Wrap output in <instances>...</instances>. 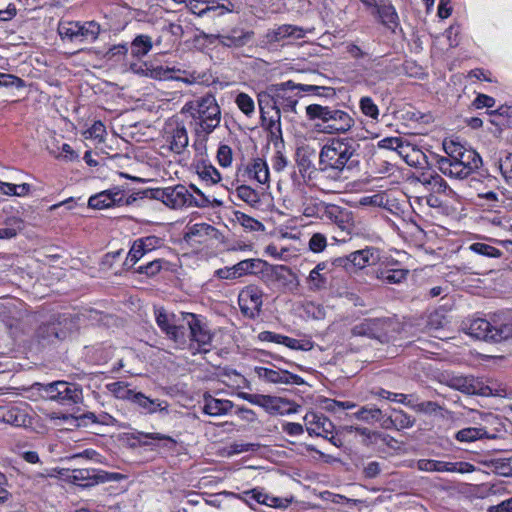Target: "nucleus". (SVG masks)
<instances>
[{"mask_svg":"<svg viewBox=\"0 0 512 512\" xmlns=\"http://www.w3.org/2000/svg\"><path fill=\"white\" fill-rule=\"evenodd\" d=\"M182 111L189 113L195 123V132L198 135L211 134L221 122V108L211 93L187 102Z\"/></svg>","mask_w":512,"mask_h":512,"instance_id":"1","label":"nucleus"},{"mask_svg":"<svg viewBox=\"0 0 512 512\" xmlns=\"http://www.w3.org/2000/svg\"><path fill=\"white\" fill-rule=\"evenodd\" d=\"M359 144L350 138H333L320 150L319 160L343 171H352L359 166Z\"/></svg>","mask_w":512,"mask_h":512,"instance_id":"2","label":"nucleus"},{"mask_svg":"<svg viewBox=\"0 0 512 512\" xmlns=\"http://www.w3.org/2000/svg\"><path fill=\"white\" fill-rule=\"evenodd\" d=\"M306 115L310 120H320L321 131L327 134H343L355 124L353 116L335 107L310 104L306 107Z\"/></svg>","mask_w":512,"mask_h":512,"instance_id":"3","label":"nucleus"},{"mask_svg":"<svg viewBox=\"0 0 512 512\" xmlns=\"http://www.w3.org/2000/svg\"><path fill=\"white\" fill-rule=\"evenodd\" d=\"M184 313L176 315L168 313L164 308L155 309V320L158 327L179 348H184L188 343V332L183 326Z\"/></svg>","mask_w":512,"mask_h":512,"instance_id":"4","label":"nucleus"},{"mask_svg":"<svg viewBox=\"0 0 512 512\" xmlns=\"http://www.w3.org/2000/svg\"><path fill=\"white\" fill-rule=\"evenodd\" d=\"M437 163L439 170L444 175L455 179H465L481 166L482 159L475 150L466 148L454 164L451 165V162L446 160H438Z\"/></svg>","mask_w":512,"mask_h":512,"instance_id":"5","label":"nucleus"},{"mask_svg":"<svg viewBox=\"0 0 512 512\" xmlns=\"http://www.w3.org/2000/svg\"><path fill=\"white\" fill-rule=\"evenodd\" d=\"M299 92V84L291 80L270 85V95L274 99V110L280 113L281 110L296 113Z\"/></svg>","mask_w":512,"mask_h":512,"instance_id":"6","label":"nucleus"},{"mask_svg":"<svg viewBox=\"0 0 512 512\" xmlns=\"http://www.w3.org/2000/svg\"><path fill=\"white\" fill-rule=\"evenodd\" d=\"M152 198L161 201L172 209L189 207L192 203V192L184 185L178 184L164 188H157L151 192Z\"/></svg>","mask_w":512,"mask_h":512,"instance_id":"7","label":"nucleus"},{"mask_svg":"<svg viewBox=\"0 0 512 512\" xmlns=\"http://www.w3.org/2000/svg\"><path fill=\"white\" fill-rule=\"evenodd\" d=\"M136 200L133 196H127L125 191L116 186L101 191L88 200V206L92 209H107L111 207H122L132 204Z\"/></svg>","mask_w":512,"mask_h":512,"instance_id":"8","label":"nucleus"},{"mask_svg":"<svg viewBox=\"0 0 512 512\" xmlns=\"http://www.w3.org/2000/svg\"><path fill=\"white\" fill-rule=\"evenodd\" d=\"M319 167L314 175V186L324 193L337 192L341 187L342 181L345 178L340 170L329 164H325L319 160Z\"/></svg>","mask_w":512,"mask_h":512,"instance_id":"9","label":"nucleus"},{"mask_svg":"<svg viewBox=\"0 0 512 512\" xmlns=\"http://www.w3.org/2000/svg\"><path fill=\"white\" fill-rule=\"evenodd\" d=\"M163 138L168 149L176 154L182 153L189 143L187 129L179 120H170L165 124Z\"/></svg>","mask_w":512,"mask_h":512,"instance_id":"10","label":"nucleus"},{"mask_svg":"<svg viewBox=\"0 0 512 512\" xmlns=\"http://www.w3.org/2000/svg\"><path fill=\"white\" fill-rule=\"evenodd\" d=\"M380 260V251L375 247H366L361 250L354 251L345 257L335 259L337 266L347 267L349 264L356 268L363 269L367 266L376 265Z\"/></svg>","mask_w":512,"mask_h":512,"instance_id":"11","label":"nucleus"},{"mask_svg":"<svg viewBox=\"0 0 512 512\" xmlns=\"http://www.w3.org/2000/svg\"><path fill=\"white\" fill-rule=\"evenodd\" d=\"M183 326L187 329L188 340L195 341L200 346L211 343L212 335L201 316L194 313H184Z\"/></svg>","mask_w":512,"mask_h":512,"instance_id":"12","label":"nucleus"},{"mask_svg":"<svg viewBox=\"0 0 512 512\" xmlns=\"http://www.w3.org/2000/svg\"><path fill=\"white\" fill-rule=\"evenodd\" d=\"M183 326L187 329L188 340L195 341L200 346L211 343L212 335L201 316L194 313H184Z\"/></svg>","mask_w":512,"mask_h":512,"instance_id":"13","label":"nucleus"},{"mask_svg":"<svg viewBox=\"0 0 512 512\" xmlns=\"http://www.w3.org/2000/svg\"><path fill=\"white\" fill-rule=\"evenodd\" d=\"M262 297L263 292L259 287L255 285L245 287L238 296L241 312L249 318L257 317L261 312Z\"/></svg>","mask_w":512,"mask_h":512,"instance_id":"14","label":"nucleus"},{"mask_svg":"<svg viewBox=\"0 0 512 512\" xmlns=\"http://www.w3.org/2000/svg\"><path fill=\"white\" fill-rule=\"evenodd\" d=\"M378 147L396 151L411 166L420 164V157L425 158L421 151L411 148L409 144H404L400 137H386L378 142Z\"/></svg>","mask_w":512,"mask_h":512,"instance_id":"15","label":"nucleus"},{"mask_svg":"<svg viewBox=\"0 0 512 512\" xmlns=\"http://www.w3.org/2000/svg\"><path fill=\"white\" fill-rule=\"evenodd\" d=\"M416 467L424 472H458L470 473L475 470L474 466L467 462H446L433 459H419Z\"/></svg>","mask_w":512,"mask_h":512,"instance_id":"16","label":"nucleus"},{"mask_svg":"<svg viewBox=\"0 0 512 512\" xmlns=\"http://www.w3.org/2000/svg\"><path fill=\"white\" fill-rule=\"evenodd\" d=\"M305 429L310 436L327 437L334 433L333 422L322 413L307 412L303 418Z\"/></svg>","mask_w":512,"mask_h":512,"instance_id":"17","label":"nucleus"},{"mask_svg":"<svg viewBox=\"0 0 512 512\" xmlns=\"http://www.w3.org/2000/svg\"><path fill=\"white\" fill-rule=\"evenodd\" d=\"M447 383L451 388L466 394L482 396L492 394V389L489 386L484 385L473 376H451Z\"/></svg>","mask_w":512,"mask_h":512,"instance_id":"18","label":"nucleus"},{"mask_svg":"<svg viewBox=\"0 0 512 512\" xmlns=\"http://www.w3.org/2000/svg\"><path fill=\"white\" fill-rule=\"evenodd\" d=\"M74 329H76L74 318L70 315H62L57 322H52L41 327L39 334L43 338L48 339L52 336L55 339H65Z\"/></svg>","mask_w":512,"mask_h":512,"instance_id":"19","label":"nucleus"},{"mask_svg":"<svg viewBox=\"0 0 512 512\" xmlns=\"http://www.w3.org/2000/svg\"><path fill=\"white\" fill-rule=\"evenodd\" d=\"M305 36V30L302 27L283 24L269 29L264 38L267 44L283 42L285 40H297Z\"/></svg>","mask_w":512,"mask_h":512,"instance_id":"20","label":"nucleus"},{"mask_svg":"<svg viewBox=\"0 0 512 512\" xmlns=\"http://www.w3.org/2000/svg\"><path fill=\"white\" fill-rule=\"evenodd\" d=\"M133 404L137 406L140 413L145 415H152L155 413L167 415L168 414V403L161 399H151L142 392H136L132 395Z\"/></svg>","mask_w":512,"mask_h":512,"instance_id":"21","label":"nucleus"},{"mask_svg":"<svg viewBox=\"0 0 512 512\" xmlns=\"http://www.w3.org/2000/svg\"><path fill=\"white\" fill-rule=\"evenodd\" d=\"M0 422L15 427H25L30 421L25 408L20 405L9 404L0 406Z\"/></svg>","mask_w":512,"mask_h":512,"instance_id":"22","label":"nucleus"},{"mask_svg":"<svg viewBox=\"0 0 512 512\" xmlns=\"http://www.w3.org/2000/svg\"><path fill=\"white\" fill-rule=\"evenodd\" d=\"M255 373L259 378L271 383L300 384L302 378L286 370H274L266 367H255Z\"/></svg>","mask_w":512,"mask_h":512,"instance_id":"23","label":"nucleus"},{"mask_svg":"<svg viewBox=\"0 0 512 512\" xmlns=\"http://www.w3.org/2000/svg\"><path fill=\"white\" fill-rule=\"evenodd\" d=\"M323 218L336 224L342 231L350 232L352 228L351 213L338 205L327 203L324 208Z\"/></svg>","mask_w":512,"mask_h":512,"instance_id":"24","label":"nucleus"},{"mask_svg":"<svg viewBox=\"0 0 512 512\" xmlns=\"http://www.w3.org/2000/svg\"><path fill=\"white\" fill-rule=\"evenodd\" d=\"M254 36L253 31L241 28H233L226 34L217 35L219 43L229 48H241L247 45Z\"/></svg>","mask_w":512,"mask_h":512,"instance_id":"25","label":"nucleus"},{"mask_svg":"<svg viewBox=\"0 0 512 512\" xmlns=\"http://www.w3.org/2000/svg\"><path fill=\"white\" fill-rule=\"evenodd\" d=\"M385 322L380 318L364 319L356 324L351 333L353 336H366L378 339L384 332Z\"/></svg>","mask_w":512,"mask_h":512,"instance_id":"26","label":"nucleus"},{"mask_svg":"<svg viewBox=\"0 0 512 512\" xmlns=\"http://www.w3.org/2000/svg\"><path fill=\"white\" fill-rule=\"evenodd\" d=\"M258 406L264 408L272 414H290L296 410L291 407V403L281 397L261 395Z\"/></svg>","mask_w":512,"mask_h":512,"instance_id":"27","label":"nucleus"},{"mask_svg":"<svg viewBox=\"0 0 512 512\" xmlns=\"http://www.w3.org/2000/svg\"><path fill=\"white\" fill-rule=\"evenodd\" d=\"M186 7L190 10L191 13L199 17L222 16L225 13L230 12V9L226 8L223 4L208 5L205 2L198 0H189Z\"/></svg>","mask_w":512,"mask_h":512,"instance_id":"28","label":"nucleus"},{"mask_svg":"<svg viewBox=\"0 0 512 512\" xmlns=\"http://www.w3.org/2000/svg\"><path fill=\"white\" fill-rule=\"evenodd\" d=\"M58 402L62 405L77 404L82 401V389L78 384L59 381Z\"/></svg>","mask_w":512,"mask_h":512,"instance_id":"29","label":"nucleus"},{"mask_svg":"<svg viewBox=\"0 0 512 512\" xmlns=\"http://www.w3.org/2000/svg\"><path fill=\"white\" fill-rule=\"evenodd\" d=\"M67 479L69 482L82 486L88 487L97 484L99 481H103L102 476L98 475L95 469H74L68 475Z\"/></svg>","mask_w":512,"mask_h":512,"instance_id":"30","label":"nucleus"},{"mask_svg":"<svg viewBox=\"0 0 512 512\" xmlns=\"http://www.w3.org/2000/svg\"><path fill=\"white\" fill-rule=\"evenodd\" d=\"M234 404L230 400L217 399L211 395L204 396L203 412L210 416H221L229 413Z\"/></svg>","mask_w":512,"mask_h":512,"instance_id":"31","label":"nucleus"},{"mask_svg":"<svg viewBox=\"0 0 512 512\" xmlns=\"http://www.w3.org/2000/svg\"><path fill=\"white\" fill-rule=\"evenodd\" d=\"M492 341L501 342L512 337V317L495 316L492 319Z\"/></svg>","mask_w":512,"mask_h":512,"instance_id":"32","label":"nucleus"},{"mask_svg":"<svg viewBox=\"0 0 512 512\" xmlns=\"http://www.w3.org/2000/svg\"><path fill=\"white\" fill-rule=\"evenodd\" d=\"M246 173L250 179L256 180L260 184L269 182V168L266 161L262 158H254L246 166Z\"/></svg>","mask_w":512,"mask_h":512,"instance_id":"33","label":"nucleus"},{"mask_svg":"<svg viewBox=\"0 0 512 512\" xmlns=\"http://www.w3.org/2000/svg\"><path fill=\"white\" fill-rule=\"evenodd\" d=\"M492 321L478 318L470 322L467 333L477 339L492 341Z\"/></svg>","mask_w":512,"mask_h":512,"instance_id":"34","label":"nucleus"},{"mask_svg":"<svg viewBox=\"0 0 512 512\" xmlns=\"http://www.w3.org/2000/svg\"><path fill=\"white\" fill-rule=\"evenodd\" d=\"M135 439L143 446L154 445L153 441L158 442L157 446L172 449L176 445V440L161 433L138 432Z\"/></svg>","mask_w":512,"mask_h":512,"instance_id":"35","label":"nucleus"},{"mask_svg":"<svg viewBox=\"0 0 512 512\" xmlns=\"http://www.w3.org/2000/svg\"><path fill=\"white\" fill-rule=\"evenodd\" d=\"M455 438L460 442H474L481 439H496L495 433H488L484 427H467L459 430Z\"/></svg>","mask_w":512,"mask_h":512,"instance_id":"36","label":"nucleus"},{"mask_svg":"<svg viewBox=\"0 0 512 512\" xmlns=\"http://www.w3.org/2000/svg\"><path fill=\"white\" fill-rule=\"evenodd\" d=\"M101 27L96 21L79 22L78 41L94 42L100 35Z\"/></svg>","mask_w":512,"mask_h":512,"instance_id":"37","label":"nucleus"},{"mask_svg":"<svg viewBox=\"0 0 512 512\" xmlns=\"http://www.w3.org/2000/svg\"><path fill=\"white\" fill-rule=\"evenodd\" d=\"M153 43L150 36L137 35L131 42V55L136 59L146 56L152 49Z\"/></svg>","mask_w":512,"mask_h":512,"instance_id":"38","label":"nucleus"},{"mask_svg":"<svg viewBox=\"0 0 512 512\" xmlns=\"http://www.w3.org/2000/svg\"><path fill=\"white\" fill-rule=\"evenodd\" d=\"M327 203L313 197H304L302 200V213L306 217L323 218L324 208Z\"/></svg>","mask_w":512,"mask_h":512,"instance_id":"39","label":"nucleus"},{"mask_svg":"<svg viewBox=\"0 0 512 512\" xmlns=\"http://www.w3.org/2000/svg\"><path fill=\"white\" fill-rule=\"evenodd\" d=\"M79 21H63L58 25V33L63 41L77 42Z\"/></svg>","mask_w":512,"mask_h":512,"instance_id":"40","label":"nucleus"},{"mask_svg":"<svg viewBox=\"0 0 512 512\" xmlns=\"http://www.w3.org/2000/svg\"><path fill=\"white\" fill-rule=\"evenodd\" d=\"M423 183L433 193H442L449 195L452 193L451 188L447 182L438 174H433L428 177H424Z\"/></svg>","mask_w":512,"mask_h":512,"instance_id":"41","label":"nucleus"},{"mask_svg":"<svg viewBox=\"0 0 512 512\" xmlns=\"http://www.w3.org/2000/svg\"><path fill=\"white\" fill-rule=\"evenodd\" d=\"M267 265V262L262 261L260 259H245L237 264L233 265L234 274H236L237 278H240L244 275L255 273L256 269L259 268L260 265Z\"/></svg>","mask_w":512,"mask_h":512,"instance_id":"42","label":"nucleus"},{"mask_svg":"<svg viewBox=\"0 0 512 512\" xmlns=\"http://www.w3.org/2000/svg\"><path fill=\"white\" fill-rule=\"evenodd\" d=\"M234 221L250 232L263 231L265 229L260 221L240 211L234 212Z\"/></svg>","mask_w":512,"mask_h":512,"instance_id":"43","label":"nucleus"},{"mask_svg":"<svg viewBox=\"0 0 512 512\" xmlns=\"http://www.w3.org/2000/svg\"><path fill=\"white\" fill-rule=\"evenodd\" d=\"M216 229L207 223H196L189 228L187 232V237L189 238H199L197 241L199 243L204 242L207 237H211L215 234Z\"/></svg>","mask_w":512,"mask_h":512,"instance_id":"44","label":"nucleus"},{"mask_svg":"<svg viewBox=\"0 0 512 512\" xmlns=\"http://www.w3.org/2000/svg\"><path fill=\"white\" fill-rule=\"evenodd\" d=\"M407 275L406 269H384L377 273V278L388 284H399L407 278Z\"/></svg>","mask_w":512,"mask_h":512,"instance_id":"45","label":"nucleus"},{"mask_svg":"<svg viewBox=\"0 0 512 512\" xmlns=\"http://www.w3.org/2000/svg\"><path fill=\"white\" fill-rule=\"evenodd\" d=\"M396 429H406L414 425L415 419L403 410L394 409L388 419Z\"/></svg>","mask_w":512,"mask_h":512,"instance_id":"46","label":"nucleus"},{"mask_svg":"<svg viewBox=\"0 0 512 512\" xmlns=\"http://www.w3.org/2000/svg\"><path fill=\"white\" fill-rule=\"evenodd\" d=\"M443 148L447 156L440 157L438 160H446L447 162H451V165L457 162L458 157H460L462 152L466 149L463 145L453 140H445L443 142Z\"/></svg>","mask_w":512,"mask_h":512,"instance_id":"47","label":"nucleus"},{"mask_svg":"<svg viewBox=\"0 0 512 512\" xmlns=\"http://www.w3.org/2000/svg\"><path fill=\"white\" fill-rule=\"evenodd\" d=\"M236 195L251 207H257L260 204V196L258 192L252 189L250 186L241 185L237 187Z\"/></svg>","mask_w":512,"mask_h":512,"instance_id":"48","label":"nucleus"},{"mask_svg":"<svg viewBox=\"0 0 512 512\" xmlns=\"http://www.w3.org/2000/svg\"><path fill=\"white\" fill-rule=\"evenodd\" d=\"M106 388L109 392H111L116 398L125 399L132 401V395H135V391L128 389V386L125 382L117 381L108 383Z\"/></svg>","mask_w":512,"mask_h":512,"instance_id":"49","label":"nucleus"},{"mask_svg":"<svg viewBox=\"0 0 512 512\" xmlns=\"http://www.w3.org/2000/svg\"><path fill=\"white\" fill-rule=\"evenodd\" d=\"M264 490L262 488H253L251 490L243 491L236 495V498L247 504L249 507L254 508V504H262Z\"/></svg>","mask_w":512,"mask_h":512,"instance_id":"50","label":"nucleus"},{"mask_svg":"<svg viewBox=\"0 0 512 512\" xmlns=\"http://www.w3.org/2000/svg\"><path fill=\"white\" fill-rule=\"evenodd\" d=\"M388 69L382 67L379 62L374 63L371 68H365V76L371 84H376L386 79Z\"/></svg>","mask_w":512,"mask_h":512,"instance_id":"51","label":"nucleus"},{"mask_svg":"<svg viewBox=\"0 0 512 512\" xmlns=\"http://www.w3.org/2000/svg\"><path fill=\"white\" fill-rule=\"evenodd\" d=\"M359 108L365 116L371 118L372 120H378L380 114L379 108L371 97H361L359 100Z\"/></svg>","mask_w":512,"mask_h":512,"instance_id":"52","label":"nucleus"},{"mask_svg":"<svg viewBox=\"0 0 512 512\" xmlns=\"http://www.w3.org/2000/svg\"><path fill=\"white\" fill-rule=\"evenodd\" d=\"M469 249L476 254L490 258H500L502 256V252L499 249L482 242L472 243Z\"/></svg>","mask_w":512,"mask_h":512,"instance_id":"53","label":"nucleus"},{"mask_svg":"<svg viewBox=\"0 0 512 512\" xmlns=\"http://www.w3.org/2000/svg\"><path fill=\"white\" fill-rule=\"evenodd\" d=\"M235 103L239 110L247 117H251L255 112L254 100L246 93L241 92L235 98Z\"/></svg>","mask_w":512,"mask_h":512,"instance_id":"54","label":"nucleus"},{"mask_svg":"<svg viewBox=\"0 0 512 512\" xmlns=\"http://www.w3.org/2000/svg\"><path fill=\"white\" fill-rule=\"evenodd\" d=\"M377 13L379 14L383 24H397L398 15L396 13L395 8L392 5H381L377 4Z\"/></svg>","mask_w":512,"mask_h":512,"instance_id":"55","label":"nucleus"},{"mask_svg":"<svg viewBox=\"0 0 512 512\" xmlns=\"http://www.w3.org/2000/svg\"><path fill=\"white\" fill-rule=\"evenodd\" d=\"M258 106L262 121H266V115L269 113L266 109L271 107L274 111V99L270 95V86L267 87L265 92L258 95Z\"/></svg>","mask_w":512,"mask_h":512,"instance_id":"56","label":"nucleus"},{"mask_svg":"<svg viewBox=\"0 0 512 512\" xmlns=\"http://www.w3.org/2000/svg\"><path fill=\"white\" fill-rule=\"evenodd\" d=\"M197 173L202 180L211 184H216L221 180L219 171L212 165H203L198 168Z\"/></svg>","mask_w":512,"mask_h":512,"instance_id":"57","label":"nucleus"},{"mask_svg":"<svg viewBox=\"0 0 512 512\" xmlns=\"http://www.w3.org/2000/svg\"><path fill=\"white\" fill-rule=\"evenodd\" d=\"M299 91L311 93L321 97H333L335 95L333 88L317 85L299 84Z\"/></svg>","mask_w":512,"mask_h":512,"instance_id":"58","label":"nucleus"},{"mask_svg":"<svg viewBox=\"0 0 512 512\" xmlns=\"http://www.w3.org/2000/svg\"><path fill=\"white\" fill-rule=\"evenodd\" d=\"M261 501H262V505H266L268 507L277 508V509H285L289 506L292 499L272 496L264 491V496Z\"/></svg>","mask_w":512,"mask_h":512,"instance_id":"59","label":"nucleus"},{"mask_svg":"<svg viewBox=\"0 0 512 512\" xmlns=\"http://www.w3.org/2000/svg\"><path fill=\"white\" fill-rule=\"evenodd\" d=\"M50 153L56 159H62L70 162L79 160V154L67 143L62 144L58 153L54 150H50Z\"/></svg>","mask_w":512,"mask_h":512,"instance_id":"60","label":"nucleus"},{"mask_svg":"<svg viewBox=\"0 0 512 512\" xmlns=\"http://www.w3.org/2000/svg\"><path fill=\"white\" fill-rule=\"evenodd\" d=\"M382 415V411L376 407H362L355 413L357 419L362 421H378Z\"/></svg>","mask_w":512,"mask_h":512,"instance_id":"61","label":"nucleus"},{"mask_svg":"<svg viewBox=\"0 0 512 512\" xmlns=\"http://www.w3.org/2000/svg\"><path fill=\"white\" fill-rule=\"evenodd\" d=\"M284 340L283 345L293 350L309 351L314 347V343L309 339H295L287 336Z\"/></svg>","mask_w":512,"mask_h":512,"instance_id":"62","label":"nucleus"},{"mask_svg":"<svg viewBox=\"0 0 512 512\" xmlns=\"http://www.w3.org/2000/svg\"><path fill=\"white\" fill-rule=\"evenodd\" d=\"M314 152L315 151L309 147H302L297 149V165L300 169V172L311 167L312 162L310 160V155Z\"/></svg>","mask_w":512,"mask_h":512,"instance_id":"63","label":"nucleus"},{"mask_svg":"<svg viewBox=\"0 0 512 512\" xmlns=\"http://www.w3.org/2000/svg\"><path fill=\"white\" fill-rule=\"evenodd\" d=\"M500 170L506 182L512 186V153L500 160Z\"/></svg>","mask_w":512,"mask_h":512,"instance_id":"64","label":"nucleus"}]
</instances>
